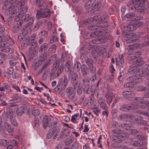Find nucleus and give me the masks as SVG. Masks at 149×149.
Segmentation results:
<instances>
[{
  "label": "nucleus",
  "instance_id": "nucleus-1",
  "mask_svg": "<svg viewBox=\"0 0 149 149\" xmlns=\"http://www.w3.org/2000/svg\"><path fill=\"white\" fill-rule=\"evenodd\" d=\"M89 80L88 78L85 77L83 80L82 82L77 86L76 84L74 86V89H77L78 93H81L82 91L84 93L89 94L90 93L89 89Z\"/></svg>",
  "mask_w": 149,
  "mask_h": 149
},
{
  "label": "nucleus",
  "instance_id": "nucleus-2",
  "mask_svg": "<svg viewBox=\"0 0 149 149\" xmlns=\"http://www.w3.org/2000/svg\"><path fill=\"white\" fill-rule=\"evenodd\" d=\"M13 0H6L2 6L3 9H13L15 8L21 9L22 8L25 3L24 1H21L15 5L14 3H12Z\"/></svg>",
  "mask_w": 149,
  "mask_h": 149
},
{
  "label": "nucleus",
  "instance_id": "nucleus-3",
  "mask_svg": "<svg viewBox=\"0 0 149 149\" xmlns=\"http://www.w3.org/2000/svg\"><path fill=\"white\" fill-rule=\"evenodd\" d=\"M123 95L125 97L128 98L130 101L133 100L135 104H136V102L140 103L141 104H149V102L147 101H144L143 98L141 97H139L135 98L134 97H132L134 94L133 93L128 91H126L123 92L122 93Z\"/></svg>",
  "mask_w": 149,
  "mask_h": 149
},
{
  "label": "nucleus",
  "instance_id": "nucleus-4",
  "mask_svg": "<svg viewBox=\"0 0 149 149\" xmlns=\"http://www.w3.org/2000/svg\"><path fill=\"white\" fill-rule=\"evenodd\" d=\"M102 34V32L100 31H96L94 33H92L90 35L91 37L92 38H94L95 36H98L97 38L93 40L92 41V42L93 44L101 43L104 38V36Z\"/></svg>",
  "mask_w": 149,
  "mask_h": 149
},
{
  "label": "nucleus",
  "instance_id": "nucleus-5",
  "mask_svg": "<svg viewBox=\"0 0 149 149\" xmlns=\"http://www.w3.org/2000/svg\"><path fill=\"white\" fill-rule=\"evenodd\" d=\"M128 80H130L131 81L124 84V87L125 88L132 87L134 84L141 83L142 81L141 78H137L136 76H133L129 77L128 78Z\"/></svg>",
  "mask_w": 149,
  "mask_h": 149
},
{
  "label": "nucleus",
  "instance_id": "nucleus-6",
  "mask_svg": "<svg viewBox=\"0 0 149 149\" xmlns=\"http://www.w3.org/2000/svg\"><path fill=\"white\" fill-rule=\"evenodd\" d=\"M54 67L51 71V76L53 78H56L63 71V66H58L57 64L54 65Z\"/></svg>",
  "mask_w": 149,
  "mask_h": 149
},
{
  "label": "nucleus",
  "instance_id": "nucleus-7",
  "mask_svg": "<svg viewBox=\"0 0 149 149\" xmlns=\"http://www.w3.org/2000/svg\"><path fill=\"white\" fill-rule=\"evenodd\" d=\"M132 105H129L128 106L127 105H123L122 107L120 108V110L121 111H127V110L130 109H137V105H139L142 108H144L147 104H141L140 103L136 102V104H135V103L132 102Z\"/></svg>",
  "mask_w": 149,
  "mask_h": 149
},
{
  "label": "nucleus",
  "instance_id": "nucleus-8",
  "mask_svg": "<svg viewBox=\"0 0 149 149\" xmlns=\"http://www.w3.org/2000/svg\"><path fill=\"white\" fill-rule=\"evenodd\" d=\"M23 30L24 31L23 32L18 36V39L19 40H22L29 33H30L32 31L30 26L28 24L25 25Z\"/></svg>",
  "mask_w": 149,
  "mask_h": 149
},
{
  "label": "nucleus",
  "instance_id": "nucleus-9",
  "mask_svg": "<svg viewBox=\"0 0 149 149\" xmlns=\"http://www.w3.org/2000/svg\"><path fill=\"white\" fill-rule=\"evenodd\" d=\"M101 15L100 14H98L95 15L93 17V19L95 20V21H98L100 23L99 25H103V23L107 22L108 21V17L106 15H104L101 16Z\"/></svg>",
  "mask_w": 149,
  "mask_h": 149
},
{
  "label": "nucleus",
  "instance_id": "nucleus-10",
  "mask_svg": "<svg viewBox=\"0 0 149 149\" xmlns=\"http://www.w3.org/2000/svg\"><path fill=\"white\" fill-rule=\"evenodd\" d=\"M104 49L102 48L101 46H99L96 47L95 51L98 54H102V56L104 57L109 58V53L107 52H104Z\"/></svg>",
  "mask_w": 149,
  "mask_h": 149
},
{
  "label": "nucleus",
  "instance_id": "nucleus-11",
  "mask_svg": "<svg viewBox=\"0 0 149 149\" xmlns=\"http://www.w3.org/2000/svg\"><path fill=\"white\" fill-rule=\"evenodd\" d=\"M139 1V0H132L130 1L128 3L129 9H138L139 7L138 3Z\"/></svg>",
  "mask_w": 149,
  "mask_h": 149
},
{
  "label": "nucleus",
  "instance_id": "nucleus-12",
  "mask_svg": "<svg viewBox=\"0 0 149 149\" xmlns=\"http://www.w3.org/2000/svg\"><path fill=\"white\" fill-rule=\"evenodd\" d=\"M40 10L38 11L36 16L37 18H39L41 17H48L50 16L49 13L48 11L44 10Z\"/></svg>",
  "mask_w": 149,
  "mask_h": 149
},
{
  "label": "nucleus",
  "instance_id": "nucleus-13",
  "mask_svg": "<svg viewBox=\"0 0 149 149\" xmlns=\"http://www.w3.org/2000/svg\"><path fill=\"white\" fill-rule=\"evenodd\" d=\"M127 18L129 19V20L132 21H134L139 19V16L135 15L132 13H129L125 15Z\"/></svg>",
  "mask_w": 149,
  "mask_h": 149
},
{
  "label": "nucleus",
  "instance_id": "nucleus-14",
  "mask_svg": "<svg viewBox=\"0 0 149 149\" xmlns=\"http://www.w3.org/2000/svg\"><path fill=\"white\" fill-rule=\"evenodd\" d=\"M133 117L132 116L123 113L120 114L118 117L117 119L119 120H128L132 118Z\"/></svg>",
  "mask_w": 149,
  "mask_h": 149
},
{
  "label": "nucleus",
  "instance_id": "nucleus-15",
  "mask_svg": "<svg viewBox=\"0 0 149 149\" xmlns=\"http://www.w3.org/2000/svg\"><path fill=\"white\" fill-rule=\"evenodd\" d=\"M134 62V67H138L142 65L144 63V61L142 58H140L134 59L133 61Z\"/></svg>",
  "mask_w": 149,
  "mask_h": 149
},
{
  "label": "nucleus",
  "instance_id": "nucleus-16",
  "mask_svg": "<svg viewBox=\"0 0 149 149\" xmlns=\"http://www.w3.org/2000/svg\"><path fill=\"white\" fill-rule=\"evenodd\" d=\"M66 91L67 95L69 98L72 99L74 98L75 95V92L72 88H67Z\"/></svg>",
  "mask_w": 149,
  "mask_h": 149
},
{
  "label": "nucleus",
  "instance_id": "nucleus-17",
  "mask_svg": "<svg viewBox=\"0 0 149 149\" xmlns=\"http://www.w3.org/2000/svg\"><path fill=\"white\" fill-rule=\"evenodd\" d=\"M3 36H4V42H5V44L6 43L9 45H12L14 44L13 40L9 36L3 35Z\"/></svg>",
  "mask_w": 149,
  "mask_h": 149
},
{
  "label": "nucleus",
  "instance_id": "nucleus-18",
  "mask_svg": "<svg viewBox=\"0 0 149 149\" xmlns=\"http://www.w3.org/2000/svg\"><path fill=\"white\" fill-rule=\"evenodd\" d=\"M10 87L8 84L6 83H4L0 86V91H6L7 92H9L11 91Z\"/></svg>",
  "mask_w": 149,
  "mask_h": 149
},
{
  "label": "nucleus",
  "instance_id": "nucleus-19",
  "mask_svg": "<svg viewBox=\"0 0 149 149\" xmlns=\"http://www.w3.org/2000/svg\"><path fill=\"white\" fill-rule=\"evenodd\" d=\"M37 6L40 9H46V6L42 0H37L36 1Z\"/></svg>",
  "mask_w": 149,
  "mask_h": 149
},
{
  "label": "nucleus",
  "instance_id": "nucleus-20",
  "mask_svg": "<svg viewBox=\"0 0 149 149\" xmlns=\"http://www.w3.org/2000/svg\"><path fill=\"white\" fill-rule=\"evenodd\" d=\"M4 127L6 130L9 133H12L14 131V129L8 123H5Z\"/></svg>",
  "mask_w": 149,
  "mask_h": 149
},
{
  "label": "nucleus",
  "instance_id": "nucleus-21",
  "mask_svg": "<svg viewBox=\"0 0 149 149\" xmlns=\"http://www.w3.org/2000/svg\"><path fill=\"white\" fill-rule=\"evenodd\" d=\"M107 26V25H105V26L102 25H99V24L97 23L96 25H93L91 26H89L88 27V29L91 30H94L95 29H97L98 28L106 27Z\"/></svg>",
  "mask_w": 149,
  "mask_h": 149
},
{
  "label": "nucleus",
  "instance_id": "nucleus-22",
  "mask_svg": "<svg viewBox=\"0 0 149 149\" xmlns=\"http://www.w3.org/2000/svg\"><path fill=\"white\" fill-rule=\"evenodd\" d=\"M106 97L107 103L110 104L111 102L113 97H114V95L111 93H109L106 95Z\"/></svg>",
  "mask_w": 149,
  "mask_h": 149
},
{
  "label": "nucleus",
  "instance_id": "nucleus-23",
  "mask_svg": "<svg viewBox=\"0 0 149 149\" xmlns=\"http://www.w3.org/2000/svg\"><path fill=\"white\" fill-rule=\"evenodd\" d=\"M81 72L83 75H86L87 73V68L85 64H82L81 67Z\"/></svg>",
  "mask_w": 149,
  "mask_h": 149
},
{
  "label": "nucleus",
  "instance_id": "nucleus-24",
  "mask_svg": "<svg viewBox=\"0 0 149 149\" xmlns=\"http://www.w3.org/2000/svg\"><path fill=\"white\" fill-rule=\"evenodd\" d=\"M93 2V1H92V0H89L85 3L84 5L85 8L86 9H88L92 7Z\"/></svg>",
  "mask_w": 149,
  "mask_h": 149
},
{
  "label": "nucleus",
  "instance_id": "nucleus-25",
  "mask_svg": "<svg viewBox=\"0 0 149 149\" xmlns=\"http://www.w3.org/2000/svg\"><path fill=\"white\" fill-rule=\"evenodd\" d=\"M127 30L128 31H132L135 30L136 29L135 25L134 24V23L129 24L127 27Z\"/></svg>",
  "mask_w": 149,
  "mask_h": 149
},
{
  "label": "nucleus",
  "instance_id": "nucleus-26",
  "mask_svg": "<svg viewBox=\"0 0 149 149\" xmlns=\"http://www.w3.org/2000/svg\"><path fill=\"white\" fill-rule=\"evenodd\" d=\"M16 113L19 116H20L24 112L25 110L23 107H21L20 108H17L16 109Z\"/></svg>",
  "mask_w": 149,
  "mask_h": 149
},
{
  "label": "nucleus",
  "instance_id": "nucleus-27",
  "mask_svg": "<svg viewBox=\"0 0 149 149\" xmlns=\"http://www.w3.org/2000/svg\"><path fill=\"white\" fill-rule=\"evenodd\" d=\"M71 62L70 61H68L66 62L65 64V70L66 72H69L70 71L71 68Z\"/></svg>",
  "mask_w": 149,
  "mask_h": 149
},
{
  "label": "nucleus",
  "instance_id": "nucleus-28",
  "mask_svg": "<svg viewBox=\"0 0 149 149\" xmlns=\"http://www.w3.org/2000/svg\"><path fill=\"white\" fill-rule=\"evenodd\" d=\"M79 116V113L74 114V115L72 116L71 118V121L72 123H77V120L78 119Z\"/></svg>",
  "mask_w": 149,
  "mask_h": 149
},
{
  "label": "nucleus",
  "instance_id": "nucleus-29",
  "mask_svg": "<svg viewBox=\"0 0 149 149\" xmlns=\"http://www.w3.org/2000/svg\"><path fill=\"white\" fill-rule=\"evenodd\" d=\"M86 63L88 66L90 68H92L93 66V62L90 58H88L86 61Z\"/></svg>",
  "mask_w": 149,
  "mask_h": 149
},
{
  "label": "nucleus",
  "instance_id": "nucleus-30",
  "mask_svg": "<svg viewBox=\"0 0 149 149\" xmlns=\"http://www.w3.org/2000/svg\"><path fill=\"white\" fill-rule=\"evenodd\" d=\"M47 48L48 45L46 43H44L40 46L39 49V52H42L43 51H45L47 49Z\"/></svg>",
  "mask_w": 149,
  "mask_h": 149
},
{
  "label": "nucleus",
  "instance_id": "nucleus-31",
  "mask_svg": "<svg viewBox=\"0 0 149 149\" xmlns=\"http://www.w3.org/2000/svg\"><path fill=\"white\" fill-rule=\"evenodd\" d=\"M68 132L65 130H62L61 131L60 136L61 138H64L68 135Z\"/></svg>",
  "mask_w": 149,
  "mask_h": 149
},
{
  "label": "nucleus",
  "instance_id": "nucleus-32",
  "mask_svg": "<svg viewBox=\"0 0 149 149\" xmlns=\"http://www.w3.org/2000/svg\"><path fill=\"white\" fill-rule=\"evenodd\" d=\"M56 46L53 45H51L48 50V52L49 53H54L56 51Z\"/></svg>",
  "mask_w": 149,
  "mask_h": 149
},
{
  "label": "nucleus",
  "instance_id": "nucleus-33",
  "mask_svg": "<svg viewBox=\"0 0 149 149\" xmlns=\"http://www.w3.org/2000/svg\"><path fill=\"white\" fill-rule=\"evenodd\" d=\"M81 64L79 62L77 61L74 64V70L77 72L79 71Z\"/></svg>",
  "mask_w": 149,
  "mask_h": 149
},
{
  "label": "nucleus",
  "instance_id": "nucleus-34",
  "mask_svg": "<svg viewBox=\"0 0 149 149\" xmlns=\"http://www.w3.org/2000/svg\"><path fill=\"white\" fill-rule=\"evenodd\" d=\"M15 13V10H6L5 12V14L6 15H12Z\"/></svg>",
  "mask_w": 149,
  "mask_h": 149
},
{
  "label": "nucleus",
  "instance_id": "nucleus-35",
  "mask_svg": "<svg viewBox=\"0 0 149 149\" xmlns=\"http://www.w3.org/2000/svg\"><path fill=\"white\" fill-rule=\"evenodd\" d=\"M134 36L133 33H130L128 34H126L124 36V39L126 40H128L133 37Z\"/></svg>",
  "mask_w": 149,
  "mask_h": 149
},
{
  "label": "nucleus",
  "instance_id": "nucleus-36",
  "mask_svg": "<svg viewBox=\"0 0 149 149\" xmlns=\"http://www.w3.org/2000/svg\"><path fill=\"white\" fill-rule=\"evenodd\" d=\"M9 143V141L8 140L1 139L0 140V145L2 146H5L8 145Z\"/></svg>",
  "mask_w": 149,
  "mask_h": 149
},
{
  "label": "nucleus",
  "instance_id": "nucleus-37",
  "mask_svg": "<svg viewBox=\"0 0 149 149\" xmlns=\"http://www.w3.org/2000/svg\"><path fill=\"white\" fill-rule=\"evenodd\" d=\"M145 0H141L138 5V8L137 9H143L145 5Z\"/></svg>",
  "mask_w": 149,
  "mask_h": 149
},
{
  "label": "nucleus",
  "instance_id": "nucleus-38",
  "mask_svg": "<svg viewBox=\"0 0 149 149\" xmlns=\"http://www.w3.org/2000/svg\"><path fill=\"white\" fill-rule=\"evenodd\" d=\"M71 77L72 82L76 81L78 79V76L77 73L74 72Z\"/></svg>",
  "mask_w": 149,
  "mask_h": 149
},
{
  "label": "nucleus",
  "instance_id": "nucleus-39",
  "mask_svg": "<svg viewBox=\"0 0 149 149\" xmlns=\"http://www.w3.org/2000/svg\"><path fill=\"white\" fill-rule=\"evenodd\" d=\"M140 46V44H136L134 45H132L131 46H129L127 48V49L128 51H131L133 49V48L134 47H135L136 48H137L139 46Z\"/></svg>",
  "mask_w": 149,
  "mask_h": 149
},
{
  "label": "nucleus",
  "instance_id": "nucleus-40",
  "mask_svg": "<svg viewBox=\"0 0 149 149\" xmlns=\"http://www.w3.org/2000/svg\"><path fill=\"white\" fill-rule=\"evenodd\" d=\"M3 38V35L0 36V47H2L5 45V42H4Z\"/></svg>",
  "mask_w": 149,
  "mask_h": 149
},
{
  "label": "nucleus",
  "instance_id": "nucleus-41",
  "mask_svg": "<svg viewBox=\"0 0 149 149\" xmlns=\"http://www.w3.org/2000/svg\"><path fill=\"white\" fill-rule=\"evenodd\" d=\"M112 138L113 140L115 142L119 143L122 140V139L119 138L118 137H118H117L115 136H113Z\"/></svg>",
  "mask_w": 149,
  "mask_h": 149
},
{
  "label": "nucleus",
  "instance_id": "nucleus-42",
  "mask_svg": "<svg viewBox=\"0 0 149 149\" xmlns=\"http://www.w3.org/2000/svg\"><path fill=\"white\" fill-rule=\"evenodd\" d=\"M95 21V20H94L93 19H93L91 18H89L85 19L84 21V23L85 24L87 25L91 23L92 21Z\"/></svg>",
  "mask_w": 149,
  "mask_h": 149
},
{
  "label": "nucleus",
  "instance_id": "nucleus-43",
  "mask_svg": "<svg viewBox=\"0 0 149 149\" xmlns=\"http://www.w3.org/2000/svg\"><path fill=\"white\" fill-rule=\"evenodd\" d=\"M29 15L28 14H26L25 15H22V21H24L25 22H26L29 20Z\"/></svg>",
  "mask_w": 149,
  "mask_h": 149
},
{
  "label": "nucleus",
  "instance_id": "nucleus-44",
  "mask_svg": "<svg viewBox=\"0 0 149 149\" xmlns=\"http://www.w3.org/2000/svg\"><path fill=\"white\" fill-rule=\"evenodd\" d=\"M74 140V138L72 137H68L66 140L65 142L67 144L71 143Z\"/></svg>",
  "mask_w": 149,
  "mask_h": 149
},
{
  "label": "nucleus",
  "instance_id": "nucleus-45",
  "mask_svg": "<svg viewBox=\"0 0 149 149\" xmlns=\"http://www.w3.org/2000/svg\"><path fill=\"white\" fill-rule=\"evenodd\" d=\"M15 103L14 102V99L11 100L8 102V106L10 107H13L15 105Z\"/></svg>",
  "mask_w": 149,
  "mask_h": 149
},
{
  "label": "nucleus",
  "instance_id": "nucleus-46",
  "mask_svg": "<svg viewBox=\"0 0 149 149\" xmlns=\"http://www.w3.org/2000/svg\"><path fill=\"white\" fill-rule=\"evenodd\" d=\"M32 113L34 116H38L40 114L39 111L37 109H34L32 110Z\"/></svg>",
  "mask_w": 149,
  "mask_h": 149
},
{
  "label": "nucleus",
  "instance_id": "nucleus-47",
  "mask_svg": "<svg viewBox=\"0 0 149 149\" xmlns=\"http://www.w3.org/2000/svg\"><path fill=\"white\" fill-rule=\"evenodd\" d=\"M9 63L11 66H15L18 63V62L16 60L13 59L9 61Z\"/></svg>",
  "mask_w": 149,
  "mask_h": 149
},
{
  "label": "nucleus",
  "instance_id": "nucleus-48",
  "mask_svg": "<svg viewBox=\"0 0 149 149\" xmlns=\"http://www.w3.org/2000/svg\"><path fill=\"white\" fill-rule=\"evenodd\" d=\"M19 26L17 24L14 26L13 29V31L14 33H16L17 32L19 31Z\"/></svg>",
  "mask_w": 149,
  "mask_h": 149
},
{
  "label": "nucleus",
  "instance_id": "nucleus-49",
  "mask_svg": "<svg viewBox=\"0 0 149 149\" xmlns=\"http://www.w3.org/2000/svg\"><path fill=\"white\" fill-rule=\"evenodd\" d=\"M134 23V24L135 25L136 28L137 27L141 26L143 25V23L142 22L140 21H137L135 22Z\"/></svg>",
  "mask_w": 149,
  "mask_h": 149
},
{
  "label": "nucleus",
  "instance_id": "nucleus-50",
  "mask_svg": "<svg viewBox=\"0 0 149 149\" xmlns=\"http://www.w3.org/2000/svg\"><path fill=\"white\" fill-rule=\"evenodd\" d=\"M13 68L10 67L8 68L7 70V72L9 74H11L13 72Z\"/></svg>",
  "mask_w": 149,
  "mask_h": 149
},
{
  "label": "nucleus",
  "instance_id": "nucleus-51",
  "mask_svg": "<svg viewBox=\"0 0 149 149\" xmlns=\"http://www.w3.org/2000/svg\"><path fill=\"white\" fill-rule=\"evenodd\" d=\"M40 26V23L37 22L34 26L33 30L35 31L37 30L39 28Z\"/></svg>",
  "mask_w": 149,
  "mask_h": 149
},
{
  "label": "nucleus",
  "instance_id": "nucleus-52",
  "mask_svg": "<svg viewBox=\"0 0 149 149\" xmlns=\"http://www.w3.org/2000/svg\"><path fill=\"white\" fill-rule=\"evenodd\" d=\"M101 5V3L100 2H97L96 4L95 5V7L94 8L95 9H100Z\"/></svg>",
  "mask_w": 149,
  "mask_h": 149
},
{
  "label": "nucleus",
  "instance_id": "nucleus-53",
  "mask_svg": "<svg viewBox=\"0 0 149 149\" xmlns=\"http://www.w3.org/2000/svg\"><path fill=\"white\" fill-rule=\"evenodd\" d=\"M7 117L8 118H11L13 116L12 113L11 111H8L6 112Z\"/></svg>",
  "mask_w": 149,
  "mask_h": 149
},
{
  "label": "nucleus",
  "instance_id": "nucleus-54",
  "mask_svg": "<svg viewBox=\"0 0 149 149\" xmlns=\"http://www.w3.org/2000/svg\"><path fill=\"white\" fill-rule=\"evenodd\" d=\"M44 123L43 125V127L45 128H46V127L48 125V119L47 118H45V120L43 121Z\"/></svg>",
  "mask_w": 149,
  "mask_h": 149
},
{
  "label": "nucleus",
  "instance_id": "nucleus-55",
  "mask_svg": "<svg viewBox=\"0 0 149 149\" xmlns=\"http://www.w3.org/2000/svg\"><path fill=\"white\" fill-rule=\"evenodd\" d=\"M100 107L101 108L104 109H107L108 108L106 104L105 103H104L102 104L100 106Z\"/></svg>",
  "mask_w": 149,
  "mask_h": 149
},
{
  "label": "nucleus",
  "instance_id": "nucleus-56",
  "mask_svg": "<svg viewBox=\"0 0 149 149\" xmlns=\"http://www.w3.org/2000/svg\"><path fill=\"white\" fill-rule=\"evenodd\" d=\"M135 119L136 121L138 122L139 123V121H140L142 119V118L141 116L138 115H136L135 116Z\"/></svg>",
  "mask_w": 149,
  "mask_h": 149
},
{
  "label": "nucleus",
  "instance_id": "nucleus-57",
  "mask_svg": "<svg viewBox=\"0 0 149 149\" xmlns=\"http://www.w3.org/2000/svg\"><path fill=\"white\" fill-rule=\"evenodd\" d=\"M67 77L65 76L63 77V84L64 86H66L67 84Z\"/></svg>",
  "mask_w": 149,
  "mask_h": 149
},
{
  "label": "nucleus",
  "instance_id": "nucleus-58",
  "mask_svg": "<svg viewBox=\"0 0 149 149\" xmlns=\"http://www.w3.org/2000/svg\"><path fill=\"white\" fill-rule=\"evenodd\" d=\"M21 97H18L14 98V102H15V103L20 102L21 101Z\"/></svg>",
  "mask_w": 149,
  "mask_h": 149
},
{
  "label": "nucleus",
  "instance_id": "nucleus-59",
  "mask_svg": "<svg viewBox=\"0 0 149 149\" xmlns=\"http://www.w3.org/2000/svg\"><path fill=\"white\" fill-rule=\"evenodd\" d=\"M93 112L97 115L98 114L97 113H99L100 112L99 109L97 107L93 109Z\"/></svg>",
  "mask_w": 149,
  "mask_h": 149
},
{
  "label": "nucleus",
  "instance_id": "nucleus-60",
  "mask_svg": "<svg viewBox=\"0 0 149 149\" xmlns=\"http://www.w3.org/2000/svg\"><path fill=\"white\" fill-rule=\"evenodd\" d=\"M110 72L111 74H113L115 71V69H114L113 65L111 64V66L109 68Z\"/></svg>",
  "mask_w": 149,
  "mask_h": 149
},
{
  "label": "nucleus",
  "instance_id": "nucleus-61",
  "mask_svg": "<svg viewBox=\"0 0 149 149\" xmlns=\"http://www.w3.org/2000/svg\"><path fill=\"white\" fill-rule=\"evenodd\" d=\"M146 89L145 87L141 86H139L137 88V90L138 91H145Z\"/></svg>",
  "mask_w": 149,
  "mask_h": 149
},
{
  "label": "nucleus",
  "instance_id": "nucleus-62",
  "mask_svg": "<svg viewBox=\"0 0 149 149\" xmlns=\"http://www.w3.org/2000/svg\"><path fill=\"white\" fill-rule=\"evenodd\" d=\"M12 87L15 89L17 91H19V92H21V91L20 89V88L18 86H17L15 84H13L12 86Z\"/></svg>",
  "mask_w": 149,
  "mask_h": 149
},
{
  "label": "nucleus",
  "instance_id": "nucleus-63",
  "mask_svg": "<svg viewBox=\"0 0 149 149\" xmlns=\"http://www.w3.org/2000/svg\"><path fill=\"white\" fill-rule=\"evenodd\" d=\"M89 128L88 127V125H85L84 126V129L83 131L84 132H87L89 130Z\"/></svg>",
  "mask_w": 149,
  "mask_h": 149
},
{
  "label": "nucleus",
  "instance_id": "nucleus-64",
  "mask_svg": "<svg viewBox=\"0 0 149 149\" xmlns=\"http://www.w3.org/2000/svg\"><path fill=\"white\" fill-rule=\"evenodd\" d=\"M39 120L35 118L33 122V124L35 126L37 127L38 125Z\"/></svg>",
  "mask_w": 149,
  "mask_h": 149
}]
</instances>
